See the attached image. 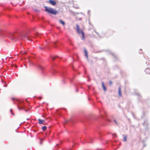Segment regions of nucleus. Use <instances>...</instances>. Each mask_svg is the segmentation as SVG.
<instances>
[{"mask_svg":"<svg viewBox=\"0 0 150 150\" xmlns=\"http://www.w3.org/2000/svg\"><path fill=\"white\" fill-rule=\"evenodd\" d=\"M44 8L45 11L50 14L56 15L58 13L57 10L47 6H45Z\"/></svg>","mask_w":150,"mask_h":150,"instance_id":"obj_1","label":"nucleus"},{"mask_svg":"<svg viewBox=\"0 0 150 150\" xmlns=\"http://www.w3.org/2000/svg\"><path fill=\"white\" fill-rule=\"evenodd\" d=\"M16 101L17 103H16L17 104V107L19 110H24L26 112H27L28 110H26L25 109L24 103L18 100H16Z\"/></svg>","mask_w":150,"mask_h":150,"instance_id":"obj_2","label":"nucleus"},{"mask_svg":"<svg viewBox=\"0 0 150 150\" xmlns=\"http://www.w3.org/2000/svg\"><path fill=\"white\" fill-rule=\"evenodd\" d=\"M76 30L79 34H80L81 33L82 34V38L83 40H84L85 39V36L84 34V32L82 30H80L79 29V26L78 24H77L76 25Z\"/></svg>","mask_w":150,"mask_h":150,"instance_id":"obj_3","label":"nucleus"},{"mask_svg":"<svg viewBox=\"0 0 150 150\" xmlns=\"http://www.w3.org/2000/svg\"><path fill=\"white\" fill-rule=\"evenodd\" d=\"M49 3L53 6H55L56 4V2L54 0H49Z\"/></svg>","mask_w":150,"mask_h":150,"instance_id":"obj_4","label":"nucleus"},{"mask_svg":"<svg viewBox=\"0 0 150 150\" xmlns=\"http://www.w3.org/2000/svg\"><path fill=\"white\" fill-rule=\"evenodd\" d=\"M59 58L58 56H51L50 57V59L54 61L55 59Z\"/></svg>","mask_w":150,"mask_h":150,"instance_id":"obj_5","label":"nucleus"},{"mask_svg":"<svg viewBox=\"0 0 150 150\" xmlns=\"http://www.w3.org/2000/svg\"><path fill=\"white\" fill-rule=\"evenodd\" d=\"M84 52L85 54V56L87 58V59L88 60V52L86 50V49H84Z\"/></svg>","mask_w":150,"mask_h":150,"instance_id":"obj_6","label":"nucleus"},{"mask_svg":"<svg viewBox=\"0 0 150 150\" xmlns=\"http://www.w3.org/2000/svg\"><path fill=\"white\" fill-rule=\"evenodd\" d=\"M27 36H28L27 35V34H23L21 35V39H23V38H27Z\"/></svg>","mask_w":150,"mask_h":150,"instance_id":"obj_7","label":"nucleus"},{"mask_svg":"<svg viewBox=\"0 0 150 150\" xmlns=\"http://www.w3.org/2000/svg\"><path fill=\"white\" fill-rule=\"evenodd\" d=\"M118 93L119 95L120 96H121V88L120 87H119L118 88Z\"/></svg>","mask_w":150,"mask_h":150,"instance_id":"obj_8","label":"nucleus"},{"mask_svg":"<svg viewBox=\"0 0 150 150\" xmlns=\"http://www.w3.org/2000/svg\"><path fill=\"white\" fill-rule=\"evenodd\" d=\"M38 123L39 124H42L43 122L44 121V120H42L40 119H38Z\"/></svg>","mask_w":150,"mask_h":150,"instance_id":"obj_9","label":"nucleus"},{"mask_svg":"<svg viewBox=\"0 0 150 150\" xmlns=\"http://www.w3.org/2000/svg\"><path fill=\"white\" fill-rule=\"evenodd\" d=\"M102 86L103 88L104 91H106V88L105 86L104 83L103 82H102Z\"/></svg>","mask_w":150,"mask_h":150,"instance_id":"obj_10","label":"nucleus"},{"mask_svg":"<svg viewBox=\"0 0 150 150\" xmlns=\"http://www.w3.org/2000/svg\"><path fill=\"white\" fill-rule=\"evenodd\" d=\"M38 68L41 70L43 71L44 70V68L42 66L40 65H39L38 66Z\"/></svg>","mask_w":150,"mask_h":150,"instance_id":"obj_11","label":"nucleus"},{"mask_svg":"<svg viewBox=\"0 0 150 150\" xmlns=\"http://www.w3.org/2000/svg\"><path fill=\"white\" fill-rule=\"evenodd\" d=\"M123 139L126 142L127 141V135H123Z\"/></svg>","mask_w":150,"mask_h":150,"instance_id":"obj_12","label":"nucleus"},{"mask_svg":"<svg viewBox=\"0 0 150 150\" xmlns=\"http://www.w3.org/2000/svg\"><path fill=\"white\" fill-rule=\"evenodd\" d=\"M59 22L60 23L62 24L63 25H65V23L63 21H62L61 20H59Z\"/></svg>","mask_w":150,"mask_h":150,"instance_id":"obj_13","label":"nucleus"},{"mask_svg":"<svg viewBox=\"0 0 150 150\" xmlns=\"http://www.w3.org/2000/svg\"><path fill=\"white\" fill-rule=\"evenodd\" d=\"M11 39H12V40L14 39V40H17L18 39V38H16V37H15V36H13V38H11Z\"/></svg>","mask_w":150,"mask_h":150,"instance_id":"obj_14","label":"nucleus"},{"mask_svg":"<svg viewBox=\"0 0 150 150\" xmlns=\"http://www.w3.org/2000/svg\"><path fill=\"white\" fill-rule=\"evenodd\" d=\"M47 129V127L45 126H44L42 127V129L43 131H45Z\"/></svg>","mask_w":150,"mask_h":150,"instance_id":"obj_15","label":"nucleus"},{"mask_svg":"<svg viewBox=\"0 0 150 150\" xmlns=\"http://www.w3.org/2000/svg\"><path fill=\"white\" fill-rule=\"evenodd\" d=\"M27 38L28 40H30V41L31 40V37L30 36H27Z\"/></svg>","mask_w":150,"mask_h":150,"instance_id":"obj_16","label":"nucleus"},{"mask_svg":"<svg viewBox=\"0 0 150 150\" xmlns=\"http://www.w3.org/2000/svg\"><path fill=\"white\" fill-rule=\"evenodd\" d=\"M22 53L23 54H26L27 53V52L25 51L23 52H22Z\"/></svg>","mask_w":150,"mask_h":150,"instance_id":"obj_17","label":"nucleus"},{"mask_svg":"<svg viewBox=\"0 0 150 150\" xmlns=\"http://www.w3.org/2000/svg\"><path fill=\"white\" fill-rule=\"evenodd\" d=\"M116 137V134H113V138H115Z\"/></svg>","mask_w":150,"mask_h":150,"instance_id":"obj_18","label":"nucleus"},{"mask_svg":"<svg viewBox=\"0 0 150 150\" xmlns=\"http://www.w3.org/2000/svg\"><path fill=\"white\" fill-rule=\"evenodd\" d=\"M142 50L141 49L140 50V51H139V53H141L142 52Z\"/></svg>","mask_w":150,"mask_h":150,"instance_id":"obj_19","label":"nucleus"},{"mask_svg":"<svg viewBox=\"0 0 150 150\" xmlns=\"http://www.w3.org/2000/svg\"><path fill=\"white\" fill-rule=\"evenodd\" d=\"M114 121L116 123V124H117V123L116 121L115 120H114Z\"/></svg>","mask_w":150,"mask_h":150,"instance_id":"obj_20","label":"nucleus"},{"mask_svg":"<svg viewBox=\"0 0 150 150\" xmlns=\"http://www.w3.org/2000/svg\"><path fill=\"white\" fill-rule=\"evenodd\" d=\"M112 83V82L111 81H110V84H111Z\"/></svg>","mask_w":150,"mask_h":150,"instance_id":"obj_21","label":"nucleus"},{"mask_svg":"<svg viewBox=\"0 0 150 150\" xmlns=\"http://www.w3.org/2000/svg\"><path fill=\"white\" fill-rule=\"evenodd\" d=\"M145 122H144V123L143 125H145Z\"/></svg>","mask_w":150,"mask_h":150,"instance_id":"obj_22","label":"nucleus"},{"mask_svg":"<svg viewBox=\"0 0 150 150\" xmlns=\"http://www.w3.org/2000/svg\"><path fill=\"white\" fill-rule=\"evenodd\" d=\"M97 150H102L101 149H98Z\"/></svg>","mask_w":150,"mask_h":150,"instance_id":"obj_23","label":"nucleus"},{"mask_svg":"<svg viewBox=\"0 0 150 150\" xmlns=\"http://www.w3.org/2000/svg\"><path fill=\"white\" fill-rule=\"evenodd\" d=\"M40 49L41 50H42L43 49L42 47H40Z\"/></svg>","mask_w":150,"mask_h":150,"instance_id":"obj_24","label":"nucleus"},{"mask_svg":"<svg viewBox=\"0 0 150 150\" xmlns=\"http://www.w3.org/2000/svg\"><path fill=\"white\" fill-rule=\"evenodd\" d=\"M100 52V51H98L97 52H95L96 53V52Z\"/></svg>","mask_w":150,"mask_h":150,"instance_id":"obj_25","label":"nucleus"},{"mask_svg":"<svg viewBox=\"0 0 150 150\" xmlns=\"http://www.w3.org/2000/svg\"><path fill=\"white\" fill-rule=\"evenodd\" d=\"M10 111H11V112H12V109H11V110H10Z\"/></svg>","mask_w":150,"mask_h":150,"instance_id":"obj_26","label":"nucleus"},{"mask_svg":"<svg viewBox=\"0 0 150 150\" xmlns=\"http://www.w3.org/2000/svg\"><path fill=\"white\" fill-rule=\"evenodd\" d=\"M58 145H59L58 144H57V145H56V146H58Z\"/></svg>","mask_w":150,"mask_h":150,"instance_id":"obj_27","label":"nucleus"},{"mask_svg":"<svg viewBox=\"0 0 150 150\" xmlns=\"http://www.w3.org/2000/svg\"><path fill=\"white\" fill-rule=\"evenodd\" d=\"M29 63H30L31 62L29 60Z\"/></svg>","mask_w":150,"mask_h":150,"instance_id":"obj_28","label":"nucleus"},{"mask_svg":"<svg viewBox=\"0 0 150 150\" xmlns=\"http://www.w3.org/2000/svg\"><path fill=\"white\" fill-rule=\"evenodd\" d=\"M108 121H109V122H110V120H108Z\"/></svg>","mask_w":150,"mask_h":150,"instance_id":"obj_29","label":"nucleus"},{"mask_svg":"<svg viewBox=\"0 0 150 150\" xmlns=\"http://www.w3.org/2000/svg\"><path fill=\"white\" fill-rule=\"evenodd\" d=\"M69 150H72L71 149V148L69 149Z\"/></svg>","mask_w":150,"mask_h":150,"instance_id":"obj_30","label":"nucleus"},{"mask_svg":"<svg viewBox=\"0 0 150 150\" xmlns=\"http://www.w3.org/2000/svg\"><path fill=\"white\" fill-rule=\"evenodd\" d=\"M12 114L13 115H14V114H13V113H12Z\"/></svg>","mask_w":150,"mask_h":150,"instance_id":"obj_31","label":"nucleus"},{"mask_svg":"<svg viewBox=\"0 0 150 150\" xmlns=\"http://www.w3.org/2000/svg\"><path fill=\"white\" fill-rule=\"evenodd\" d=\"M101 116L102 117H103V116L102 115Z\"/></svg>","mask_w":150,"mask_h":150,"instance_id":"obj_32","label":"nucleus"},{"mask_svg":"<svg viewBox=\"0 0 150 150\" xmlns=\"http://www.w3.org/2000/svg\"><path fill=\"white\" fill-rule=\"evenodd\" d=\"M66 122V123H67V121Z\"/></svg>","mask_w":150,"mask_h":150,"instance_id":"obj_33","label":"nucleus"},{"mask_svg":"<svg viewBox=\"0 0 150 150\" xmlns=\"http://www.w3.org/2000/svg\"><path fill=\"white\" fill-rule=\"evenodd\" d=\"M90 81V79H88V81Z\"/></svg>","mask_w":150,"mask_h":150,"instance_id":"obj_34","label":"nucleus"},{"mask_svg":"<svg viewBox=\"0 0 150 150\" xmlns=\"http://www.w3.org/2000/svg\"><path fill=\"white\" fill-rule=\"evenodd\" d=\"M76 91L77 92H78V90H77V89H76Z\"/></svg>","mask_w":150,"mask_h":150,"instance_id":"obj_35","label":"nucleus"},{"mask_svg":"<svg viewBox=\"0 0 150 150\" xmlns=\"http://www.w3.org/2000/svg\"><path fill=\"white\" fill-rule=\"evenodd\" d=\"M4 86V87H6V86Z\"/></svg>","mask_w":150,"mask_h":150,"instance_id":"obj_36","label":"nucleus"},{"mask_svg":"<svg viewBox=\"0 0 150 150\" xmlns=\"http://www.w3.org/2000/svg\"><path fill=\"white\" fill-rule=\"evenodd\" d=\"M39 98H40V99H41V97H40Z\"/></svg>","mask_w":150,"mask_h":150,"instance_id":"obj_37","label":"nucleus"}]
</instances>
